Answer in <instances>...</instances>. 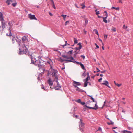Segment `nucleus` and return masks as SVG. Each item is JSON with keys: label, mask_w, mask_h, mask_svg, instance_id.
Returning a JSON list of instances; mask_svg holds the SVG:
<instances>
[{"label": "nucleus", "mask_w": 133, "mask_h": 133, "mask_svg": "<svg viewBox=\"0 0 133 133\" xmlns=\"http://www.w3.org/2000/svg\"><path fill=\"white\" fill-rule=\"evenodd\" d=\"M73 51V50L67 52V54L69 55H71L72 54Z\"/></svg>", "instance_id": "a878e982"}, {"label": "nucleus", "mask_w": 133, "mask_h": 133, "mask_svg": "<svg viewBox=\"0 0 133 133\" xmlns=\"http://www.w3.org/2000/svg\"><path fill=\"white\" fill-rule=\"evenodd\" d=\"M98 17L99 18H102V17H102V16H98Z\"/></svg>", "instance_id": "338daca9"}, {"label": "nucleus", "mask_w": 133, "mask_h": 133, "mask_svg": "<svg viewBox=\"0 0 133 133\" xmlns=\"http://www.w3.org/2000/svg\"><path fill=\"white\" fill-rule=\"evenodd\" d=\"M90 97H91V99L93 101V102H95V100H94V98L91 96H90Z\"/></svg>", "instance_id": "c03bdc74"}, {"label": "nucleus", "mask_w": 133, "mask_h": 133, "mask_svg": "<svg viewBox=\"0 0 133 133\" xmlns=\"http://www.w3.org/2000/svg\"><path fill=\"white\" fill-rule=\"evenodd\" d=\"M105 71H106L105 70H104V71H101V73H104L105 72Z\"/></svg>", "instance_id": "680f3d73"}, {"label": "nucleus", "mask_w": 133, "mask_h": 133, "mask_svg": "<svg viewBox=\"0 0 133 133\" xmlns=\"http://www.w3.org/2000/svg\"><path fill=\"white\" fill-rule=\"evenodd\" d=\"M107 35H104V38L105 39L107 38Z\"/></svg>", "instance_id": "79ce46f5"}, {"label": "nucleus", "mask_w": 133, "mask_h": 133, "mask_svg": "<svg viewBox=\"0 0 133 133\" xmlns=\"http://www.w3.org/2000/svg\"><path fill=\"white\" fill-rule=\"evenodd\" d=\"M8 24L9 26V29H8V30L9 31V33H7L6 35L7 36H11L12 35L11 30H12V27L13 24L11 22H9Z\"/></svg>", "instance_id": "20e7f679"}, {"label": "nucleus", "mask_w": 133, "mask_h": 133, "mask_svg": "<svg viewBox=\"0 0 133 133\" xmlns=\"http://www.w3.org/2000/svg\"><path fill=\"white\" fill-rule=\"evenodd\" d=\"M123 28L124 29H127V26H125V25H124L123 26Z\"/></svg>", "instance_id": "de8ad7c7"}, {"label": "nucleus", "mask_w": 133, "mask_h": 133, "mask_svg": "<svg viewBox=\"0 0 133 133\" xmlns=\"http://www.w3.org/2000/svg\"><path fill=\"white\" fill-rule=\"evenodd\" d=\"M111 30H112L113 31L115 32L116 31V28L114 27H112L111 28Z\"/></svg>", "instance_id": "cd10ccee"}, {"label": "nucleus", "mask_w": 133, "mask_h": 133, "mask_svg": "<svg viewBox=\"0 0 133 133\" xmlns=\"http://www.w3.org/2000/svg\"><path fill=\"white\" fill-rule=\"evenodd\" d=\"M73 116L75 117L76 118H77L78 117V116L77 115H74Z\"/></svg>", "instance_id": "3c124183"}, {"label": "nucleus", "mask_w": 133, "mask_h": 133, "mask_svg": "<svg viewBox=\"0 0 133 133\" xmlns=\"http://www.w3.org/2000/svg\"><path fill=\"white\" fill-rule=\"evenodd\" d=\"M78 44L79 45V46H82L81 44V43H78Z\"/></svg>", "instance_id": "69168bd1"}, {"label": "nucleus", "mask_w": 133, "mask_h": 133, "mask_svg": "<svg viewBox=\"0 0 133 133\" xmlns=\"http://www.w3.org/2000/svg\"><path fill=\"white\" fill-rule=\"evenodd\" d=\"M95 45L96 46V48H99V46H98V45H97V44L96 43H95Z\"/></svg>", "instance_id": "09e8293b"}, {"label": "nucleus", "mask_w": 133, "mask_h": 133, "mask_svg": "<svg viewBox=\"0 0 133 133\" xmlns=\"http://www.w3.org/2000/svg\"><path fill=\"white\" fill-rule=\"evenodd\" d=\"M99 41H101V42H102V44H103V46H104L103 43H102V40L101 39H99Z\"/></svg>", "instance_id": "13d9d810"}, {"label": "nucleus", "mask_w": 133, "mask_h": 133, "mask_svg": "<svg viewBox=\"0 0 133 133\" xmlns=\"http://www.w3.org/2000/svg\"><path fill=\"white\" fill-rule=\"evenodd\" d=\"M102 80V78H101L100 79H98V81L99 82H100Z\"/></svg>", "instance_id": "603ef678"}, {"label": "nucleus", "mask_w": 133, "mask_h": 133, "mask_svg": "<svg viewBox=\"0 0 133 133\" xmlns=\"http://www.w3.org/2000/svg\"><path fill=\"white\" fill-rule=\"evenodd\" d=\"M51 1V2L52 3V7L54 9H56V7H55V4H54V2L53 1V0H50Z\"/></svg>", "instance_id": "a211bd4d"}, {"label": "nucleus", "mask_w": 133, "mask_h": 133, "mask_svg": "<svg viewBox=\"0 0 133 133\" xmlns=\"http://www.w3.org/2000/svg\"><path fill=\"white\" fill-rule=\"evenodd\" d=\"M88 20L87 19H86L85 21V25H86L88 24Z\"/></svg>", "instance_id": "58836bf2"}, {"label": "nucleus", "mask_w": 133, "mask_h": 133, "mask_svg": "<svg viewBox=\"0 0 133 133\" xmlns=\"http://www.w3.org/2000/svg\"><path fill=\"white\" fill-rule=\"evenodd\" d=\"M69 23V21H67L65 23V25H66L67 24H68Z\"/></svg>", "instance_id": "ea45409f"}, {"label": "nucleus", "mask_w": 133, "mask_h": 133, "mask_svg": "<svg viewBox=\"0 0 133 133\" xmlns=\"http://www.w3.org/2000/svg\"><path fill=\"white\" fill-rule=\"evenodd\" d=\"M104 12L105 13V17H104V18H107V17H108V14H107V12L106 11H104Z\"/></svg>", "instance_id": "7c9ffc66"}, {"label": "nucleus", "mask_w": 133, "mask_h": 133, "mask_svg": "<svg viewBox=\"0 0 133 133\" xmlns=\"http://www.w3.org/2000/svg\"><path fill=\"white\" fill-rule=\"evenodd\" d=\"M91 102H90V101H88L87 103H86V104H88L89 103H91Z\"/></svg>", "instance_id": "864d4df0"}, {"label": "nucleus", "mask_w": 133, "mask_h": 133, "mask_svg": "<svg viewBox=\"0 0 133 133\" xmlns=\"http://www.w3.org/2000/svg\"><path fill=\"white\" fill-rule=\"evenodd\" d=\"M57 59L58 61L62 62V59L61 58H58Z\"/></svg>", "instance_id": "c756f323"}, {"label": "nucleus", "mask_w": 133, "mask_h": 133, "mask_svg": "<svg viewBox=\"0 0 133 133\" xmlns=\"http://www.w3.org/2000/svg\"><path fill=\"white\" fill-rule=\"evenodd\" d=\"M103 21L105 23H107L108 22L107 20L106 19L107 18H104V17H103Z\"/></svg>", "instance_id": "5701e85b"}, {"label": "nucleus", "mask_w": 133, "mask_h": 133, "mask_svg": "<svg viewBox=\"0 0 133 133\" xmlns=\"http://www.w3.org/2000/svg\"><path fill=\"white\" fill-rule=\"evenodd\" d=\"M65 44L61 46H63V48H64V46H66L67 45V41H65Z\"/></svg>", "instance_id": "473e14b6"}, {"label": "nucleus", "mask_w": 133, "mask_h": 133, "mask_svg": "<svg viewBox=\"0 0 133 133\" xmlns=\"http://www.w3.org/2000/svg\"><path fill=\"white\" fill-rule=\"evenodd\" d=\"M96 12V14L97 15H98L99 14V11H97V10H95Z\"/></svg>", "instance_id": "c9c22d12"}, {"label": "nucleus", "mask_w": 133, "mask_h": 133, "mask_svg": "<svg viewBox=\"0 0 133 133\" xmlns=\"http://www.w3.org/2000/svg\"><path fill=\"white\" fill-rule=\"evenodd\" d=\"M83 128L84 127L79 128L80 130L81 131H83Z\"/></svg>", "instance_id": "a19ab883"}, {"label": "nucleus", "mask_w": 133, "mask_h": 133, "mask_svg": "<svg viewBox=\"0 0 133 133\" xmlns=\"http://www.w3.org/2000/svg\"><path fill=\"white\" fill-rule=\"evenodd\" d=\"M76 53H75L74 54V55L75 56L76 55L78 54H79V53H78V52H75Z\"/></svg>", "instance_id": "bf43d9fd"}, {"label": "nucleus", "mask_w": 133, "mask_h": 133, "mask_svg": "<svg viewBox=\"0 0 133 133\" xmlns=\"http://www.w3.org/2000/svg\"><path fill=\"white\" fill-rule=\"evenodd\" d=\"M88 83V82H85V83H84V87H87V85Z\"/></svg>", "instance_id": "72a5a7b5"}, {"label": "nucleus", "mask_w": 133, "mask_h": 133, "mask_svg": "<svg viewBox=\"0 0 133 133\" xmlns=\"http://www.w3.org/2000/svg\"><path fill=\"white\" fill-rule=\"evenodd\" d=\"M28 15L29 18H30L31 19H37L35 17V16L34 15H31V14H28Z\"/></svg>", "instance_id": "6e6552de"}, {"label": "nucleus", "mask_w": 133, "mask_h": 133, "mask_svg": "<svg viewBox=\"0 0 133 133\" xmlns=\"http://www.w3.org/2000/svg\"><path fill=\"white\" fill-rule=\"evenodd\" d=\"M84 107L88 108L89 109H94L95 110H97L98 109V107L97 105V103L95 104V106L94 107H88L86 105H85L84 106Z\"/></svg>", "instance_id": "0eeeda50"}, {"label": "nucleus", "mask_w": 133, "mask_h": 133, "mask_svg": "<svg viewBox=\"0 0 133 133\" xmlns=\"http://www.w3.org/2000/svg\"><path fill=\"white\" fill-rule=\"evenodd\" d=\"M57 70H55L54 69H51L50 70L48 74V75H51L50 76L53 77L54 81H56L57 85L55 87V88L56 90H58L61 87L57 81L58 76L57 75Z\"/></svg>", "instance_id": "f03ea898"}, {"label": "nucleus", "mask_w": 133, "mask_h": 133, "mask_svg": "<svg viewBox=\"0 0 133 133\" xmlns=\"http://www.w3.org/2000/svg\"><path fill=\"white\" fill-rule=\"evenodd\" d=\"M82 46H79V47H76L75 48V49L76 50V51H75V52H77V51L78 50H79L81 48H82Z\"/></svg>", "instance_id": "f3484780"}, {"label": "nucleus", "mask_w": 133, "mask_h": 133, "mask_svg": "<svg viewBox=\"0 0 133 133\" xmlns=\"http://www.w3.org/2000/svg\"><path fill=\"white\" fill-rule=\"evenodd\" d=\"M82 76H85V72H84L83 74L82 75Z\"/></svg>", "instance_id": "0e129e2a"}, {"label": "nucleus", "mask_w": 133, "mask_h": 133, "mask_svg": "<svg viewBox=\"0 0 133 133\" xmlns=\"http://www.w3.org/2000/svg\"><path fill=\"white\" fill-rule=\"evenodd\" d=\"M31 63L35 64L39 68V70H40L41 72H43L45 70L42 69L44 67L43 61L41 59V57L38 55L37 54L35 53H32L30 55Z\"/></svg>", "instance_id": "f257e3e1"}, {"label": "nucleus", "mask_w": 133, "mask_h": 133, "mask_svg": "<svg viewBox=\"0 0 133 133\" xmlns=\"http://www.w3.org/2000/svg\"><path fill=\"white\" fill-rule=\"evenodd\" d=\"M90 78V77L89 76H88L84 80V81H85V82H87L88 81V80Z\"/></svg>", "instance_id": "393cba45"}, {"label": "nucleus", "mask_w": 133, "mask_h": 133, "mask_svg": "<svg viewBox=\"0 0 133 133\" xmlns=\"http://www.w3.org/2000/svg\"><path fill=\"white\" fill-rule=\"evenodd\" d=\"M94 32H95V34H96L98 36H99V34L97 30L95 29L93 30Z\"/></svg>", "instance_id": "4be33fe9"}, {"label": "nucleus", "mask_w": 133, "mask_h": 133, "mask_svg": "<svg viewBox=\"0 0 133 133\" xmlns=\"http://www.w3.org/2000/svg\"><path fill=\"white\" fill-rule=\"evenodd\" d=\"M110 124H112V125H113L114 124V122H112L111 121H110Z\"/></svg>", "instance_id": "4d7b16f0"}, {"label": "nucleus", "mask_w": 133, "mask_h": 133, "mask_svg": "<svg viewBox=\"0 0 133 133\" xmlns=\"http://www.w3.org/2000/svg\"><path fill=\"white\" fill-rule=\"evenodd\" d=\"M70 59L68 60V62H76L74 58L72 56L70 57Z\"/></svg>", "instance_id": "9d476101"}, {"label": "nucleus", "mask_w": 133, "mask_h": 133, "mask_svg": "<svg viewBox=\"0 0 133 133\" xmlns=\"http://www.w3.org/2000/svg\"><path fill=\"white\" fill-rule=\"evenodd\" d=\"M80 124L79 125V128L84 127V123L82 122V121L81 119H80Z\"/></svg>", "instance_id": "f8f14e48"}, {"label": "nucleus", "mask_w": 133, "mask_h": 133, "mask_svg": "<svg viewBox=\"0 0 133 133\" xmlns=\"http://www.w3.org/2000/svg\"><path fill=\"white\" fill-rule=\"evenodd\" d=\"M28 46H27L26 48H25L26 49H25V50H21L20 48L19 50H20L19 53L20 54H28V49H27V47Z\"/></svg>", "instance_id": "423d86ee"}, {"label": "nucleus", "mask_w": 133, "mask_h": 133, "mask_svg": "<svg viewBox=\"0 0 133 133\" xmlns=\"http://www.w3.org/2000/svg\"><path fill=\"white\" fill-rule=\"evenodd\" d=\"M100 131L102 132L101 128L100 127L98 128V130H97V131Z\"/></svg>", "instance_id": "e433bc0d"}, {"label": "nucleus", "mask_w": 133, "mask_h": 133, "mask_svg": "<svg viewBox=\"0 0 133 133\" xmlns=\"http://www.w3.org/2000/svg\"><path fill=\"white\" fill-rule=\"evenodd\" d=\"M49 14L51 16H52V13L51 12H49Z\"/></svg>", "instance_id": "052dcab7"}, {"label": "nucleus", "mask_w": 133, "mask_h": 133, "mask_svg": "<svg viewBox=\"0 0 133 133\" xmlns=\"http://www.w3.org/2000/svg\"><path fill=\"white\" fill-rule=\"evenodd\" d=\"M16 3H12V5L14 7L16 5Z\"/></svg>", "instance_id": "37998d69"}, {"label": "nucleus", "mask_w": 133, "mask_h": 133, "mask_svg": "<svg viewBox=\"0 0 133 133\" xmlns=\"http://www.w3.org/2000/svg\"><path fill=\"white\" fill-rule=\"evenodd\" d=\"M15 39V38L14 37L12 39V41H13Z\"/></svg>", "instance_id": "e2e57ef3"}, {"label": "nucleus", "mask_w": 133, "mask_h": 133, "mask_svg": "<svg viewBox=\"0 0 133 133\" xmlns=\"http://www.w3.org/2000/svg\"><path fill=\"white\" fill-rule=\"evenodd\" d=\"M81 57L83 59H84L85 58V57L84 55H81Z\"/></svg>", "instance_id": "a18cd8bd"}, {"label": "nucleus", "mask_w": 133, "mask_h": 133, "mask_svg": "<svg viewBox=\"0 0 133 133\" xmlns=\"http://www.w3.org/2000/svg\"><path fill=\"white\" fill-rule=\"evenodd\" d=\"M100 76L101 77H102L103 76V75L102 74H100Z\"/></svg>", "instance_id": "774afa93"}, {"label": "nucleus", "mask_w": 133, "mask_h": 133, "mask_svg": "<svg viewBox=\"0 0 133 133\" xmlns=\"http://www.w3.org/2000/svg\"><path fill=\"white\" fill-rule=\"evenodd\" d=\"M104 82L102 83V84L103 85H105L109 88H110V87L108 85L109 83L108 82L106 81H104Z\"/></svg>", "instance_id": "1a4fd4ad"}, {"label": "nucleus", "mask_w": 133, "mask_h": 133, "mask_svg": "<svg viewBox=\"0 0 133 133\" xmlns=\"http://www.w3.org/2000/svg\"><path fill=\"white\" fill-rule=\"evenodd\" d=\"M74 84H76V85H81V83L79 82H76L75 81H74L73 82Z\"/></svg>", "instance_id": "2eb2a0df"}, {"label": "nucleus", "mask_w": 133, "mask_h": 133, "mask_svg": "<svg viewBox=\"0 0 133 133\" xmlns=\"http://www.w3.org/2000/svg\"><path fill=\"white\" fill-rule=\"evenodd\" d=\"M22 41L23 42L25 48H26L27 46H28V39L27 37L24 36L22 38Z\"/></svg>", "instance_id": "7ed1b4c3"}, {"label": "nucleus", "mask_w": 133, "mask_h": 133, "mask_svg": "<svg viewBox=\"0 0 133 133\" xmlns=\"http://www.w3.org/2000/svg\"><path fill=\"white\" fill-rule=\"evenodd\" d=\"M14 0H7L6 1V3L8 5H9L11 2H14Z\"/></svg>", "instance_id": "4468645a"}, {"label": "nucleus", "mask_w": 133, "mask_h": 133, "mask_svg": "<svg viewBox=\"0 0 133 133\" xmlns=\"http://www.w3.org/2000/svg\"><path fill=\"white\" fill-rule=\"evenodd\" d=\"M80 104H82V105H84V104H85V103L84 102H81Z\"/></svg>", "instance_id": "8fccbe9b"}, {"label": "nucleus", "mask_w": 133, "mask_h": 133, "mask_svg": "<svg viewBox=\"0 0 133 133\" xmlns=\"http://www.w3.org/2000/svg\"><path fill=\"white\" fill-rule=\"evenodd\" d=\"M122 0H119L118 2L121 3H122Z\"/></svg>", "instance_id": "5fc2aeb1"}, {"label": "nucleus", "mask_w": 133, "mask_h": 133, "mask_svg": "<svg viewBox=\"0 0 133 133\" xmlns=\"http://www.w3.org/2000/svg\"><path fill=\"white\" fill-rule=\"evenodd\" d=\"M81 5L82 6V9H84L85 7V6L84 5V3L81 4Z\"/></svg>", "instance_id": "412c9836"}, {"label": "nucleus", "mask_w": 133, "mask_h": 133, "mask_svg": "<svg viewBox=\"0 0 133 133\" xmlns=\"http://www.w3.org/2000/svg\"><path fill=\"white\" fill-rule=\"evenodd\" d=\"M4 19L3 15L1 12H0V20H3Z\"/></svg>", "instance_id": "dca6fc26"}, {"label": "nucleus", "mask_w": 133, "mask_h": 133, "mask_svg": "<svg viewBox=\"0 0 133 133\" xmlns=\"http://www.w3.org/2000/svg\"><path fill=\"white\" fill-rule=\"evenodd\" d=\"M62 62H63L64 61H65L68 62V59H62Z\"/></svg>", "instance_id": "49530a36"}, {"label": "nucleus", "mask_w": 133, "mask_h": 133, "mask_svg": "<svg viewBox=\"0 0 133 133\" xmlns=\"http://www.w3.org/2000/svg\"><path fill=\"white\" fill-rule=\"evenodd\" d=\"M111 9H114L116 10H119V8L118 7L117 8H116L114 7H112L111 8Z\"/></svg>", "instance_id": "bb28decb"}, {"label": "nucleus", "mask_w": 133, "mask_h": 133, "mask_svg": "<svg viewBox=\"0 0 133 133\" xmlns=\"http://www.w3.org/2000/svg\"><path fill=\"white\" fill-rule=\"evenodd\" d=\"M48 83L49 84V85H52L53 84V82L52 81V80L50 79H49L48 80Z\"/></svg>", "instance_id": "9b49d317"}, {"label": "nucleus", "mask_w": 133, "mask_h": 133, "mask_svg": "<svg viewBox=\"0 0 133 133\" xmlns=\"http://www.w3.org/2000/svg\"><path fill=\"white\" fill-rule=\"evenodd\" d=\"M62 56L63 57L66 58V59H67L69 60L70 59V57H68L67 56H66L64 55H62Z\"/></svg>", "instance_id": "6ab92c4d"}, {"label": "nucleus", "mask_w": 133, "mask_h": 133, "mask_svg": "<svg viewBox=\"0 0 133 133\" xmlns=\"http://www.w3.org/2000/svg\"><path fill=\"white\" fill-rule=\"evenodd\" d=\"M96 69L97 70V72H99L100 71V70H99L98 68H96Z\"/></svg>", "instance_id": "6e6d98bb"}, {"label": "nucleus", "mask_w": 133, "mask_h": 133, "mask_svg": "<svg viewBox=\"0 0 133 133\" xmlns=\"http://www.w3.org/2000/svg\"><path fill=\"white\" fill-rule=\"evenodd\" d=\"M75 101L77 102L78 103H81V99H77L75 100Z\"/></svg>", "instance_id": "c85d7f7f"}, {"label": "nucleus", "mask_w": 133, "mask_h": 133, "mask_svg": "<svg viewBox=\"0 0 133 133\" xmlns=\"http://www.w3.org/2000/svg\"><path fill=\"white\" fill-rule=\"evenodd\" d=\"M74 41L75 44H76L77 43V39L74 38Z\"/></svg>", "instance_id": "2f4dec72"}, {"label": "nucleus", "mask_w": 133, "mask_h": 133, "mask_svg": "<svg viewBox=\"0 0 133 133\" xmlns=\"http://www.w3.org/2000/svg\"><path fill=\"white\" fill-rule=\"evenodd\" d=\"M73 86L75 88H77V89H76V90L78 91H82V90L79 88L77 87V85H75V84H73Z\"/></svg>", "instance_id": "ddd939ff"}, {"label": "nucleus", "mask_w": 133, "mask_h": 133, "mask_svg": "<svg viewBox=\"0 0 133 133\" xmlns=\"http://www.w3.org/2000/svg\"><path fill=\"white\" fill-rule=\"evenodd\" d=\"M123 133H125L126 132H130V131L126 130H124L122 131Z\"/></svg>", "instance_id": "f704fd0d"}, {"label": "nucleus", "mask_w": 133, "mask_h": 133, "mask_svg": "<svg viewBox=\"0 0 133 133\" xmlns=\"http://www.w3.org/2000/svg\"><path fill=\"white\" fill-rule=\"evenodd\" d=\"M1 26H0V28H2V30H4V28H5L7 25L6 23L4 22V20L1 21Z\"/></svg>", "instance_id": "39448f33"}, {"label": "nucleus", "mask_w": 133, "mask_h": 133, "mask_svg": "<svg viewBox=\"0 0 133 133\" xmlns=\"http://www.w3.org/2000/svg\"><path fill=\"white\" fill-rule=\"evenodd\" d=\"M115 85L119 87L121 85V84H118V83H115Z\"/></svg>", "instance_id": "4c0bfd02"}, {"label": "nucleus", "mask_w": 133, "mask_h": 133, "mask_svg": "<svg viewBox=\"0 0 133 133\" xmlns=\"http://www.w3.org/2000/svg\"><path fill=\"white\" fill-rule=\"evenodd\" d=\"M61 16L63 17L64 20L65 21V18L66 16V15H61Z\"/></svg>", "instance_id": "b1692460"}, {"label": "nucleus", "mask_w": 133, "mask_h": 133, "mask_svg": "<svg viewBox=\"0 0 133 133\" xmlns=\"http://www.w3.org/2000/svg\"><path fill=\"white\" fill-rule=\"evenodd\" d=\"M79 65L81 66L83 70L85 69L84 66V65L82 63H79Z\"/></svg>", "instance_id": "aec40b11"}]
</instances>
